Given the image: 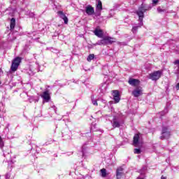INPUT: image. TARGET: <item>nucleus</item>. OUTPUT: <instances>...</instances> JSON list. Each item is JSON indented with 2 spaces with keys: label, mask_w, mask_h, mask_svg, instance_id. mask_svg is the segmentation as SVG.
<instances>
[{
  "label": "nucleus",
  "mask_w": 179,
  "mask_h": 179,
  "mask_svg": "<svg viewBox=\"0 0 179 179\" xmlns=\"http://www.w3.org/2000/svg\"><path fill=\"white\" fill-rule=\"evenodd\" d=\"M150 9H152V7H146L143 4H142L141 6L138 8V10L136 11V14L139 17L138 22H140V23L138 24V26H134L132 27L131 31L133 33H136V31H138V29L143 26V17H145L144 13L145 12H146V10H150Z\"/></svg>",
  "instance_id": "obj_1"
},
{
  "label": "nucleus",
  "mask_w": 179,
  "mask_h": 179,
  "mask_svg": "<svg viewBox=\"0 0 179 179\" xmlns=\"http://www.w3.org/2000/svg\"><path fill=\"white\" fill-rule=\"evenodd\" d=\"M20 62H22V59L20 57H16L15 59H13L10 72H16V71H17V68H19V65H20Z\"/></svg>",
  "instance_id": "obj_2"
},
{
  "label": "nucleus",
  "mask_w": 179,
  "mask_h": 179,
  "mask_svg": "<svg viewBox=\"0 0 179 179\" xmlns=\"http://www.w3.org/2000/svg\"><path fill=\"white\" fill-rule=\"evenodd\" d=\"M162 75H163V72H162V71H157L151 73L148 78L151 79V80H159V79L162 78Z\"/></svg>",
  "instance_id": "obj_3"
},
{
  "label": "nucleus",
  "mask_w": 179,
  "mask_h": 179,
  "mask_svg": "<svg viewBox=\"0 0 179 179\" xmlns=\"http://www.w3.org/2000/svg\"><path fill=\"white\" fill-rule=\"evenodd\" d=\"M170 131L166 127L162 128V136H160V139L162 141L164 139H169L170 138Z\"/></svg>",
  "instance_id": "obj_4"
},
{
  "label": "nucleus",
  "mask_w": 179,
  "mask_h": 179,
  "mask_svg": "<svg viewBox=\"0 0 179 179\" xmlns=\"http://www.w3.org/2000/svg\"><path fill=\"white\" fill-rule=\"evenodd\" d=\"M143 141L140 134H135L134 136V146H138V145H142Z\"/></svg>",
  "instance_id": "obj_5"
},
{
  "label": "nucleus",
  "mask_w": 179,
  "mask_h": 179,
  "mask_svg": "<svg viewBox=\"0 0 179 179\" xmlns=\"http://www.w3.org/2000/svg\"><path fill=\"white\" fill-rule=\"evenodd\" d=\"M143 90H142L141 87H137L133 92L132 94L134 97H139V96H142Z\"/></svg>",
  "instance_id": "obj_6"
},
{
  "label": "nucleus",
  "mask_w": 179,
  "mask_h": 179,
  "mask_svg": "<svg viewBox=\"0 0 179 179\" xmlns=\"http://www.w3.org/2000/svg\"><path fill=\"white\" fill-rule=\"evenodd\" d=\"M41 96L42 97V99H43V100H45V101L48 103L51 99V96H50V90H46L43 92Z\"/></svg>",
  "instance_id": "obj_7"
},
{
  "label": "nucleus",
  "mask_w": 179,
  "mask_h": 179,
  "mask_svg": "<svg viewBox=\"0 0 179 179\" xmlns=\"http://www.w3.org/2000/svg\"><path fill=\"white\" fill-rule=\"evenodd\" d=\"M128 83L131 85V86H139V83H141V81L138 79L135 78H129Z\"/></svg>",
  "instance_id": "obj_8"
},
{
  "label": "nucleus",
  "mask_w": 179,
  "mask_h": 179,
  "mask_svg": "<svg viewBox=\"0 0 179 179\" xmlns=\"http://www.w3.org/2000/svg\"><path fill=\"white\" fill-rule=\"evenodd\" d=\"M94 34H95V36H96V37H99V38H103V36L104 34L103 33V30H101V29L96 28L94 31Z\"/></svg>",
  "instance_id": "obj_9"
},
{
  "label": "nucleus",
  "mask_w": 179,
  "mask_h": 179,
  "mask_svg": "<svg viewBox=\"0 0 179 179\" xmlns=\"http://www.w3.org/2000/svg\"><path fill=\"white\" fill-rule=\"evenodd\" d=\"M57 15L59 16V17H61V19H63L65 24H68V17H66V15H65V14H64V12L59 11L57 13Z\"/></svg>",
  "instance_id": "obj_10"
},
{
  "label": "nucleus",
  "mask_w": 179,
  "mask_h": 179,
  "mask_svg": "<svg viewBox=\"0 0 179 179\" xmlns=\"http://www.w3.org/2000/svg\"><path fill=\"white\" fill-rule=\"evenodd\" d=\"M85 12L87 13L90 16H92L94 13V8L92 7L91 6H87L85 8Z\"/></svg>",
  "instance_id": "obj_11"
},
{
  "label": "nucleus",
  "mask_w": 179,
  "mask_h": 179,
  "mask_svg": "<svg viewBox=\"0 0 179 179\" xmlns=\"http://www.w3.org/2000/svg\"><path fill=\"white\" fill-rule=\"evenodd\" d=\"M106 45L108 44H113V43H115V38L110 37V36H105Z\"/></svg>",
  "instance_id": "obj_12"
},
{
  "label": "nucleus",
  "mask_w": 179,
  "mask_h": 179,
  "mask_svg": "<svg viewBox=\"0 0 179 179\" xmlns=\"http://www.w3.org/2000/svg\"><path fill=\"white\" fill-rule=\"evenodd\" d=\"M112 125L113 128H120L121 127V124H120V122L115 117L113 120Z\"/></svg>",
  "instance_id": "obj_13"
},
{
  "label": "nucleus",
  "mask_w": 179,
  "mask_h": 179,
  "mask_svg": "<svg viewBox=\"0 0 179 179\" xmlns=\"http://www.w3.org/2000/svg\"><path fill=\"white\" fill-rule=\"evenodd\" d=\"M95 45H107L106 42V36L102 37V39L97 41V43H95Z\"/></svg>",
  "instance_id": "obj_14"
},
{
  "label": "nucleus",
  "mask_w": 179,
  "mask_h": 179,
  "mask_svg": "<svg viewBox=\"0 0 179 179\" xmlns=\"http://www.w3.org/2000/svg\"><path fill=\"white\" fill-rule=\"evenodd\" d=\"M15 25H16V20L15 18H12L10 20V29L13 30V29H15Z\"/></svg>",
  "instance_id": "obj_15"
},
{
  "label": "nucleus",
  "mask_w": 179,
  "mask_h": 179,
  "mask_svg": "<svg viewBox=\"0 0 179 179\" xmlns=\"http://www.w3.org/2000/svg\"><path fill=\"white\" fill-rule=\"evenodd\" d=\"M96 9H99L100 11L103 10V3L100 0H98V3L96 4Z\"/></svg>",
  "instance_id": "obj_16"
},
{
  "label": "nucleus",
  "mask_w": 179,
  "mask_h": 179,
  "mask_svg": "<svg viewBox=\"0 0 179 179\" xmlns=\"http://www.w3.org/2000/svg\"><path fill=\"white\" fill-rule=\"evenodd\" d=\"M124 169H122V168H121V167H120V168H118L117 169V171H116V173H117V178H120V177H121V174H122V171H123Z\"/></svg>",
  "instance_id": "obj_17"
},
{
  "label": "nucleus",
  "mask_w": 179,
  "mask_h": 179,
  "mask_svg": "<svg viewBox=\"0 0 179 179\" xmlns=\"http://www.w3.org/2000/svg\"><path fill=\"white\" fill-rule=\"evenodd\" d=\"M101 172V177H107V170H106V169H102L100 170Z\"/></svg>",
  "instance_id": "obj_18"
},
{
  "label": "nucleus",
  "mask_w": 179,
  "mask_h": 179,
  "mask_svg": "<svg viewBox=\"0 0 179 179\" xmlns=\"http://www.w3.org/2000/svg\"><path fill=\"white\" fill-rule=\"evenodd\" d=\"M157 12L158 13H163V12H166V10L162 8V7H158Z\"/></svg>",
  "instance_id": "obj_19"
},
{
  "label": "nucleus",
  "mask_w": 179,
  "mask_h": 179,
  "mask_svg": "<svg viewBox=\"0 0 179 179\" xmlns=\"http://www.w3.org/2000/svg\"><path fill=\"white\" fill-rule=\"evenodd\" d=\"M113 97H117L120 96V92L117 90L113 91Z\"/></svg>",
  "instance_id": "obj_20"
},
{
  "label": "nucleus",
  "mask_w": 179,
  "mask_h": 179,
  "mask_svg": "<svg viewBox=\"0 0 179 179\" xmlns=\"http://www.w3.org/2000/svg\"><path fill=\"white\" fill-rule=\"evenodd\" d=\"M87 59L89 62H90V61H92V59H94V55H93V54L90 55Z\"/></svg>",
  "instance_id": "obj_21"
},
{
  "label": "nucleus",
  "mask_w": 179,
  "mask_h": 179,
  "mask_svg": "<svg viewBox=\"0 0 179 179\" xmlns=\"http://www.w3.org/2000/svg\"><path fill=\"white\" fill-rule=\"evenodd\" d=\"M113 100H115V103H120L121 98H120V95H118L117 96H114Z\"/></svg>",
  "instance_id": "obj_22"
},
{
  "label": "nucleus",
  "mask_w": 179,
  "mask_h": 179,
  "mask_svg": "<svg viewBox=\"0 0 179 179\" xmlns=\"http://www.w3.org/2000/svg\"><path fill=\"white\" fill-rule=\"evenodd\" d=\"M134 153L136 155H141V153H142V151L141 150V149L135 148Z\"/></svg>",
  "instance_id": "obj_23"
},
{
  "label": "nucleus",
  "mask_w": 179,
  "mask_h": 179,
  "mask_svg": "<svg viewBox=\"0 0 179 179\" xmlns=\"http://www.w3.org/2000/svg\"><path fill=\"white\" fill-rule=\"evenodd\" d=\"M92 103L94 104V106H98L97 101L94 100L93 99V96H92Z\"/></svg>",
  "instance_id": "obj_24"
},
{
  "label": "nucleus",
  "mask_w": 179,
  "mask_h": 179,
  "mask_svg": "<svg viewBox=\"0 0 179 179\" xmlns=\"http://www.w3.org/2000/svg\"><path fill=\"white\" fill-rule=\"evenodd\" d=\"M0 148H3V141H2V137L0 136Z\"/></svg>",
  "instance_id": "obj_25"
},
{
  "label": "nucleus",
  "mask_w": 179,
  "mask_h": 179,
  "mask_svg": "<svg viewBox=\"0 0 179 179\" xmlns=\"http://www.w3.org/2000/svg\"><path fill=\"white\" fill-rule=\"evenodd\" d=\"M159 0H152V5H157Z\"/></svg>",
  "instance_id": "obj_26"
},
{
  "label": "nucleus",
  "mask_w": 179,
  "mask_h": 179,
  "mask_svg": "<svg viewBox=\"0 0 179 179\" xmlns=\"http://www.w3.org/2000/svg\"><path fill=\"white\" fill-rule=\"evenodd\" d=\"M173 64H174L175 65H177V66H178V68H179V60H176V61L173 62Z\"/></svg>",
  "instance_id": "obj_27"
},
{
  "label": "nucleus",
  "mask_w": 179,
  "mask_h": 179,
  "mask_svg": "<svg viewBox=\"0 0 179 179\" xmlns=\"http://www.w3.org/2000/svg\"><path fill=\"white\" fill-rule=\"evenodd\" d=\"M161 179H167V177H166V176H162L161 177Z\"/></svg>",
  "instance_id": "obj_28"
},
{
  "label": "nucleus",
  "mask_w": 179,
  "mask_h": 179,
  "mask_svg": "<svg viewBox=\"0 0 179 179\" xmlns=\"http://www.w3.org/2000/svg\"><path fill=\"white\" fill-rule=\"evenodd\" d=\"M6 178H9V177H10V176H9V174H7V175L6 176Z\"/></svg>",
  "instance_id": "obj_29"
},
{
  "label": "nucleus",
  "mask_w": 179,
  "mask_h": 179,
  "mask_svg": "<svg viewBox=\"0 0 179 179\" xmlns=\"http://www.w3.org/2000/svg\"><path fill=\"white\" fill-rule=\"evenodd\" d=\"M177 89H179V83L176 85Z\"/></svg>",
  "instance_id": "obj_30"
},
{
  "label": "nucleus",
  "mask_w": 179,
  "mask_h": 179,
  "mask_svg": "<svg viewBox=\"0 0 179 179\" xmlns=\"http://www.w3.org/2000/svg\"><path fill=\"white\" fill-rule=\"evenodd\" d=\"M165 113H169V110L167 109H165Z\"/></svg>",
  "instance_id": "obj_31"
},
{
  "label": "nucleus",
  "mask_w": 179,
  "mask_h": 179,
  "mask_svg": "<svg viewBox=\"0 0 179 179\" xmlns=\"http://www.w3.org/2000/svg\"><path fill=\"white\" fill-rule=\"evenodd\" d=\"M0 85H1V81H0Z\"/></svg>",
  "instance_id": "obj_32"
}]
</instances>
